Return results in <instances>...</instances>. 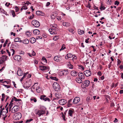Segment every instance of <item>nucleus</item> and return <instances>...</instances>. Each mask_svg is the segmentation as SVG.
I'll return each mask as SVG.
<instances>
[{
    "label": "nucleus",
    "mask_w": 123,
    "mask_h": 123,
    "mask_svg": "<svg viewBox=\"0 0 123 123\" xmlns=\"http://www.w3.org/2000/svg\"><path fill=\"white\" fill-rule=\"evenodd\" d=\"M75 80L77 82L79 83H81L82 82V81L81 79L79 78H76Z\"/></svg>",
    "instance_id": "nucleus-25"
},
{
    "label": "nucleus",
    "mask_w": 123,
    "mask_h": 123,
    "mask_svg": "<svg viewBox=\"0 0 123 123\" xmlns=\"http://www.w3.org/2000/svg\"><path fill=\"white\" fill-rule=\"evenodd\" d=\"M45 111L44 110H40L38 111L37 112L36 114L39 117L41 115L45 114Z\"/></svg>",
    "instance_id": "nucleus-7"
},
{
    "label": "nucleus",
    "mask_w": 123,
    "mask_h": 123,
    "mask_svg": "<svg viewBox=\"0 0 123 123\" xmlns=\"http://www.w3.org/2000/svg\"><path fill=\"white\" fill-rule=\"evenodd\" d=\"M117 65L118 66L119 65L120 63H121V61L119 59H117Z\"/></svg>",
    "instance_id": "nucleus-38"
},
{
    "label": "nucleus",
    "mask_w": 123,
    "mask_h": 123,
    "mask_svg": "<svg viewBox=\"0 0 123 123\" xmlns=\"http://www.w3.org/2000/svg\"><path fill=\"white\" fill-rule=\"evenodd\" d=\"M73 56L71 54L68 53L65 56V58L66 59H68L69 58H70L73 57Z\"/></svg>",
    "instance_id": "nucleus-22"
},
{
    "label": "nucleus",
    "mask_w": 123,
    "mask_h": 123,
    "mask_svg": "<svg viewBox=\"0 0 123 123\" xmlns=\"http://www.w3.org/2000/svg\"><path fill=\"white\" fill-rule=\"evenodd\" d=\"M56 25L55 24L51 25L50 27L51 28L49 30V32L51 34L55 35L57 34V28Z\"/></svg>",
    "instance_id": "nucleus-2"
},
{
    "label": "nucleus",
    "mask_w": 123,
    "mask_h": 123,
    "mask_svg": "<svg viewBox=\"0 0 123 123\" xmlns=\"http://www.w3.org/2000/svg\"><path fill=\"white\" fill-rule=\"evenodd\" d=\"M57 15V14L56 13H53L51 14V18L52 19H54Z\"/></svg>",
    "instance_id": "nucleus-26"
},
{
    "label": "nucleus",
    "mask_w": 123,
    "mask_h": 123,
    "mask_svg": "<svg viewBox=\"0 0 123 123\" xmlns=\"http://www.w3.org/2000/svg\"><path fill=\"white\" fill-rule=\"evenodd\" d=\"M44 100L45 101H48L49 102H50V99L46 97H45V98H44Z\"/></svg>",
    "instance_id": "nucleus-37"
},
{
    "label": "nucleus",
    "mask_w": 123,
    "mask_h": 123,
    "mask_svg": "<svg viewBox=\"0 0 123 123\" xmlns=\"http://www.w3.org/2000/svg\"><path fill=\"white\" fill-rule=\"evenodd\" d=\"M14 41L15 42H23V40H21V38L19 37H16L14 39Z\"/></svg>",
    "instance_id": "nucleus-23"
},
{
    "label": "nucleus",
    "mask_w": 123,
    "mask_h": 123,
    "mask_svg": "<svg viewBox=\"0 0 123 123\" xmlns=\"http://www.w3.org/2000/svg\"><path fill=\"white\" fill-rule=\"evenodd\" d=\"M30 100L31 101H33L35 102H36L37 101V100L36 98H31L30 99Z\"/></svg>",
    "instance_id": "nucleus-36"
},
{
    "label": "nucleus",
    "mask_w": 123,
    "mask_h": 123,
    "mask_svg": "<svg viewBox=\"0 0 123 123\" xmlns=\"http://www.w3.org/2000/svg\"><path fill=\"white\" fill-rule=\"evenodd\" d=\"M7 56L6 55H3L0 58V64H1L4 62V61L7 59Z\"/></svg>",
    "instance_id": "nucleus-8"
},
{
    "label": "nucleus",
    "mask_w": 123,
    "mask_h": 123,
    "mask_svg": "<svg viewBox=\"0 0 123 123\" xmlns=\"http://www.w3.org/2000/svg\"><path fill=\"white\" fill-rule=\"evenodd\" d=\"M59 75L61 76L64 75L63 70L59 72Z\"/></svg>",
    "instance_id": "nucleus-40"
},
{
    "label": "nucleus",
    "mask_w": 123,
    "mask_h": 123,
    "mask_svg": "<svg viewBox=\"0 0 123 123\" xmlns=\"http://www.w3.org/2000/svg\"><path fill=\"white\" fill-rule=\"evenodd\" d=\"M6 51L8 53L9 55V56H11V54H10V52H9V51L7 49H6Z\"/></svg>",
    "instance_id": "nucleus-57"
},
{
    "label": "nucleus",
    "mask_w": 123,
    "mask_h": 123,
    "mask_svg": "<svg viewBox=\"0 0 123 123\" xmlns=\"http://www.w3.org/2000/svg\"><path fill=\"white\" fill-rule=\"evenodd\" d=\"M53 86L55 90L58 91L60 90V87L59 85L57 83L54 82L53 84Z\"/></svg>",
    "instance_id": "nucleus-5"
},
{
    "label": "nucleus",
    "mask_w": 123,
    "mask_h": 123,
    "mask_svg": "<svg viewBox=\"0 0 123 123\" xmlns=\"http://www.w3.org/2000/svg\"><path fill=\"white\" fill-rule=\"evenodd\" d=\"M74 112V111L73 110L70 109L68 111V115L71 117H72L73 116L72 115Z\"/></svg>",
    "instance_id": "nucleus-19"
},
{
    "label": "nucleus",
    "mask_w": 123,
    "mask_h": 123,
    "mask_svg": "<svg viewBox=\"0 0 123 123\" xmlns=\"http://www.w3.org/2000/svg\"><path fill=\"white\" fill-rule=\"evenodd\" d=\"M68 66L69 68L70 69H72L73 67V65L71 64L70 62H69L68 63Z\"/></svg>",
    "instance_id": "nucleus-32"
},
{
    "label": "nucleus",
    "mask_w": 123,
    "mask_h": 123,
    "mask_svg": "<svg viewBox=\"0 0 123 123\" xmlns=\"http://www.w3.org/2000/svg\"><path fill=\"white\" fill-rule=\"evenodd\" d=\"M119 68L121 69H123V66L122 65H120V66H119Z\"/></svg>",
    "instance_id": "nucleus-64"
},
{
    "label": "nucleus",
    "mask_w": 123,
    "mask_h": 123,
    "mask_svg": "<svg viewBox=\"0 0 123 123\" xmlns=\"http://www.w3.org/2000/svg\"><path fill=\"white\" fill-rule=\"evenodd\" d=\"M119 4V2L117 1H115V4L117 5H118Z\"/></svg>",
    "instance_id": "nucleus-61"
},
{
    "label": "nucleus",
    "mask_w": 123,
    "mask_h": 123,
    "mask_svg": "<svg viewBox=\"0 0 123 123\" xmlns=\"http://www.w3.org/2000/svg\"><path fill=\"white\" fill-rule=\"evenodd\" d=\"M22 7V9H23L24 10L27 9V8L26 5Z\"/></svg>",
    "instance_id": "nucleus-52"
},
{
    "label": "nucleus",
    "mask_w": 123,
    "mask_h": 123,
    "mask_svg": "<svg viewBox=\"0 0 123 123\" xmlns=\"http://www.w3.org/2000/svg\"><path fill=\"white\" fill-rule=\"evenodd\" d=\"M32 55L33 56H34L36 55V53L34 51H32Z\"/></svg>",
    "instance_id": "nucleus-53"
},
{
    "label": "nucleus",
    "mask_w": 123,
    "mask_h": 123,
    "mask_svg": "<svg viewBox=\"0 0 123 123\" xmlns=\"http://www.w3.org/2000/svg\"><path fill=\"white\" fill-rule=\"evenodd\" d=\"M55 95V97H56V98H55L54 99L55 100H56V99L58 100V99H59V95H58V94L57 93H56Z\"/></svg>",
    "instance_id": "nucleus-44"
},
{
    "label": "nucleus",
    "mask_w": 123,
    "mask_h": 123,
    "mask_svg": "<svg viewBox=\"0 0 123 123\" xmlns=\"http://www.w3.org/2000/svg\"><path fill=\"white\" fill-rule=\"evenodd\" d=\"M21 57L20 55H16L14 57V59L18 61H20L21 60Z\"/></svg>",
    "instance_id": "nucleus-15"
},
{
    "label": "nucleus",
    "mask_w": 123,
    "mask_h": 123,
    "mask_svg": "<svg viewBox=\"0 0 123 123\" xmlns=\"http://www.w3.org/2000/svg\"><path fill=\"white\" fill-rule=\"evenodd\" d=\"M11 53H12V55H13L14 54L15 51L13 49H12L11 50Z\"/></svg>",
    "instance_id": "nucleus-41"
},
{
    "label": "nucleus",
    "mask_w": 123,
    "mask_h": 123,
    "mask_svg": "<svg viewBox=\"0 0 123 123\" xmlns=\"http://www.w3.org/2000/svg\"><path fill=\"white\" fill-rule=\"evenodd\" d=\"M98 75L101 76L102 75V73L100 71H99L98 72Z\"/></svg>",
    "instance_id": "nucleus-60"
},
{
    "label": "nucleus",
    "mask_w": 123,
    "mask_h": 123,
    "mask_svg": "<svg viewBox=\"0 0 123 123\" xmlns=\"http://www.w3.org/2000/svg\"><path fill=\"white\" fill-rule=\"evenodd\" d=\"M78 74L80 78L82 79H84L85 78V76L82 73L79 72Z\"/></svg>",
    "instance_id": "nucleus-20"
},
{
    "label": "nucleus",
    "mask_w": 123,
    "mask_h": 123,
    "mask_svg": "<svg viewBox=\"0 0 123 123\" xmlns=\"http://www.w3.org/2000/svg\"><path fill=\"white\" fill-rule=\"evenodd\" d=\"M62 57L58 56H55L54 58V60L55 61L59 62L61 61L62 60Z\"/></svg>",
    "instance_id": "nucleus-12"
},
{
    "label": "nucleus",
    "mask_w": 123,
    "mask_h": 123,
    "mask_svg": "<svg viewBox=\"0 0 123 123\" xmlns=\"http://www.w3.org/2000/svg\"><path fill=\"white\" fill-rule=\"evenodd\" d=\"M14 99L15 101H19L21 100L19 99H17L15 97H14Z\"/></svg>",
    "instance_id": "nucleus-48"
},
{
    "label": "nucleus",
    "mask_w": 123,
    "mask_h": 123,
    "mask_svg": "<svg viewBox=\"0 0 123 123\" xmlns=\"http://www.w3.org/2000/svg\"><path fill=\"white\" fill-rule=\"evenodd\" d=\"M8 107L2 111H1V117L3 119L4 121H6L7 119L9 117V116H8L7 113L8 112Z\"/></svg>",
    "instance_id": "nucleus-1"
},
{
    "label": "nucleus",
    "mask_w": 123,
    "mask_h": 123,
    "mask_svg": "<svg viewBox=\"0 0 123 123\" xmlns=\"http://www.w3.org/2000/svg\"><path fill=\"white\" fill-rule=\"evenodd\" d=\"M17 74L18 76H21L23 75V72L21 71L20 69L19 68L17 72Z\"/></svg>",
    "instance_id": "nucleus-17"
},
{
    "label": "nucleus",
    "mask_w": 123,
    "mask_h": 123,
    "mask_svg": "<svg viewBox=\"0 0 123 123\" xmlns=\"http://www.w3.org/2000/svg\"><path fill=\"white\" fill-rule=\"evenodd\" d=\"M22 117V115L20 113H17L15 114L13 117L14 119L16 120H18L20 119Z\"/></svg>",
    "instance_id": "nucleus-4"
},
{
    "label": "nucleus",
    "mask_w": 123,
    "mask_h": 123,
    "mask_svg": "<svg viewBox=\"0 0 123 123\" xmlns=\"http://www.w3.org/2000/svg\"><path fill=\"white\" fill-rule=\"evenodd\" d=\"M11 35H13V36H15V34L14 33H13V32H11Z\"/></svg>",
    "instance_id": "nucleus-63"
},
{
    "label": "nucleus",
    "mask_w": 123,
    "mask_h": 123,
    "mask_svg": "<svg viewBox=\"0 0 123 123\" xmlns=\"http://www.w3.org/2000/svg\"><path fill=\"white\" fill-rule=\"evenodd\" d=\"M10 4V3H8L7 2H6L5 4V5L7 7H8Z\"/></svg>",
    "instance_id": "nucleus-58"
},
{
    "label": "nucleus",
    "mask_w": 123,
    "mask_h": 123,
    "mask_svg": "<svg viewBox=\"0 0 123 123\" xmlns=\"http://www.w3.org/2000/svg\"><path fill=\"white\" fill-rule=\"evenodd\" d=\"M63 25L64 26H68L70 25V24L68 22H65L63 23Z\"/></svg>",
    "instance_id": "nucleus-29"
},
{
    "label": "nucleus",
    "mask_w": 123,
    "mask_h": 123,
    "mask_svg": "<svg viewBox=\"0 0 123 123\" xmlns=\"http://www.w3.org/2000/svg\"><path fill=\"white\" fill-rule=\"evenodd\" d=\"M36 14L37 15H41L42 16H44V13L40 11H37L36 12Z\"/></svg>",
    "instance_id": "nucleus-21"
},
{
    "label": "nucleus",
    "mask_w": 123,
    "mask_h": 123,
    "mask_svg": "<svg viewBox=\"0 0 123 123\" xmlns=\"http://www.w3.org/2000/svg\"><path fill=\"white\" fill-rule=\"evenodd\" d=\"M25 44H27L29 42V41L28 39H26L24 40L23 41V42H21Z\"/></svg>",
    "instance_id": "nucleus-27"
},
{
    "label": "nucleus",
    "mask_w": 123,
    "mask_h": 123,
    "mask_svg": "<svg viewBox=\"0 0 123 123\" xmlns=\"http://www.w3.org/2000/svg\"><path fill=\"white\" fill-rule=\"evenodd\" d=\"M34 15L32 14V15L29 18L30 19H32L34 17Z\"/></svg>",
    "instance_id": "nucleus-59"
},
{
    "label": "nucleus",
    "mask_w": 123,
    "mask_h": 123,
    "mask_svg": "<svg viewBox=\"0 0 123 123\" xmlns=\"http://www.w3.org/2000/svg\"><path fill=\"white\" fill-rule=\"evenodd\" d=\"M63 73L64 74V75H66L68 74L69 72L68 71V70L67 69H65L63 70Z\"/></svg>",
    "instance_id": "nucleus-30"
},
{
    "label": "nucleus",
    "mask_w": 123,
    "mask_h": 123,
    "mask_svg": "<svg viewBox=\"0 0 123 123\" xmlns=\"http://www.w3.org/2000/svg\"><path fill=\"white\" fill-rule=\"evenodd\" d=\"M8 42V40H6V41H5V43H4L3 46L4 47H5L6 46V44Z\"/></svg>",
    "instance_id": "nucleus-45"
},
{
    "label": "nucleus",
    "mask_w": 123,
    "mask_h": 123,
    "mask_svg": "<svg viewBox=\"0 0 123 123\" xmlns=\"http://www.w3.org/2000/svg\"><path fill=\"white\" fill-rule=\"evenodd\" d=\"M56 19L59 21H60L61 19V16H58L56 17Z\"/></svg>",
    "instance_id": "nucleus-43"
},
{
    "label": "nucleus",
    "mask_w": 123,
    "mask_h": 123,
    "mask_svg": "<svg viewBox=\"0 0 123 123\" xmlns=\"http://www.w3.org/2000/svg\"><path fill=\"white\" fill-rule=\"evenodd\" d=\"M68 31H69L72 33H73V32L74 31V30L73 29L71 28H69L68 29Z\"/></svg>",
    "instance_id": "nucleus-50"
},
{
    "label": "nucleus",
    "mask_w": 123,
    "mask_h": 123,
    "mask_svg": "<svg viewBox=\"0 0 123 123\" xmlns=\"http://www.w3.org/2000/svg\"><path fill=\"white\" fill-rule=\"evenodd\" d=\"M78 66L79 69H81L82 70H84V68L83 66L81 65H79Z\"/></svg>",
    "instance_id": "nucleus-35"
},
{
    "label": "nucleus",
    "mask_w": 123,
    "mask_h": 123,
    "mask_svg": "<svg viewBox=\"0 0 123 123\" xmlns=\"http://www.w3.org/2000/svg\"><path fill=\"white\" fill-rule=\"evenodd\" d=\"M84 73L85 76L87 77H88L90 76L92 74V73L91 71L89 70H87L84 71Z\"/></svg>",
    "instance_id": "nucleus-13"
},
{
    "label": "nucleus",
    "mask_w": 123,
    "mask_h": 123,
    "mask_svg": "<svg viewBox=\"0 0 123 123\" xmlns=\"http://www.w3.org/2000/svg\"><path fill=\"white\" fill-rule=\"evenodd\" d=\"M65 48V46L64 45H63L62 46V47L60 49V51H61L62 50H63Z\"/></svg>",
    "instance_id": "nucleus-47"
},
{
    "label": "nucleus",
    "mask_w": 123,
    "mask_h": 123,
    "mask_svg": "<svg viewBox=\"0 0 123 123\" xmlns=\"http://www.w3.org/2000/svg\"><path fill=\"white\" fill-rule=\"evenodd\" d=\"M3 85L7 88H9L10 87V86L9 85Z\"/></svg>",
    "instance_id": "nucleus-54"
},
{
    "label": "nucleus",
    "mask_w": 123,
    "mask_h": 123,
    "mask_svg": "<svg viewBox=\"0 0 123 123\" xmlns=\"http://www.w3.org/2000/svg\"><path fill=\"white\" fill-rule=\"evenodd\" d=\"M46 97V96L44 95H42L40 96V99L41 100H44V98Z\"/></svg>",
    "instance_id": "nucleus-34"
},
{
    "label": "nucleus",
    "mask_w": 123,
    "mask_h": 123,
    "mask_svg": "<svg viewBox=\"0 0 123 123\" xmlns=\"http://www.w3.org/2000/svg\"><path fill=\"white\" fill-rule=\"evenodd\" d=\"M51 78L52 79L57 81L58 79L55 77H51Z\"/></svg>",
    "instance_id": "nucleus-51"
},
{
    "label": "nucleus",
    "mask_w": 123,
    "mask_h": 123,
    "mask_svg": "<svg viewBox=\"0 0 123 123\" xmlns=\"http://www.w3.org/2000/svg\"><path fill=\"white\" fill-rule=\"evenodd\" d=\"M40 33L39 31L37 29L34 30L33 31V34L35 35H38Z\"/></svg>",
    "instance_id": "nucleus-24"
},
{
    "label": "nucleus",
    "mask_w": 123,
    "mask_h": 123,
    "mask_svg": "<svg viewBox=\"0 0 123 123\" xmlns=\"http://www.w3.org/2000/svg\"><path fill=\"white\" fill-rule=\"evenodd\" d=\"M58 102L61 105H63L66 104L67 101L64 99H62L59 100Z\"/></svg>",
    "instance_id": "nucleus-10"
},
{
    "label": "nucleus",
    "mask_w": 123,
    "mask_h": 123,
    "mask_svg": "<svg viewBox=\"0 0 123 123\" xmlns=\"http://www.w3.org/2000/svg\"><path fill=\"white\" fill-rule=\"evenodd\" d=\"M40 69L42 71H44L49 68V67L44 66H40L39 67Z\"/></svg>",
    "instance_id": "nucleus-16"
},
{
    "label": "nucleus",
    "mask_w": 123,
    "mask_h": 123,
    "mask_svg": "<svg viewBox=\"0 0 123 123\" xmlns=\"http://www.w3.org/2000/svg\"><path fill=\"white\" fill-rule=\"evenodd\" d=\"M19 107L17 106H14L11 110V112L13 113L17 112L19 110Z\"/></svg>",
    "instance_id": "nucleus-9"
},
{
    "label": "nucleus",
    "mask_w": 123,
    "mask_h": 123,
    "mask_svg": "<svg viewBox=\"0 0 123 123\" xmlns=\"http://www.w3.org/2000/svg\"><path fill=\"white\" fill-rule=\"evenodd\" d=\"M77 58L75 56H74L73 58L72 59V60L73 61H74V60H75Z\"/></svg>",
    "instance_id": "nucleus-62"
},
{
    "label": "nucleus",
    "mask_w": 123,
    "mask_h": 123,
    "mask_svg": "<svg viewBox=\"0 0 123 123\" xmlns=\"http://www.w3.org/2000/svg\"><path fill=\"white\" fill-rule=\"evenodd\" d=\"M72 105V103H69V102H68V107H70Z\"/></svg>",
    "instance_id": "nucleus-56"
},
{
    "label": "nucleus",
    "mask_w": 123,
    "mask_h": 123,
    "mask_svg": "<svg viewBox=\"0 0 123 123\" xmlns=\"http://www.w3.org/2000/svg\"><path fill=\"white\" fill-rule=\"evenodd\" d=\"M59 36H55L53 37V39L55 41H56L59 38Z\"/></svg>",
    "instance_id": "nucleus-33"
},
{
    "label": "nucleus",
    "mask_w": 123,
    "mask_h": 123,
    "mask_svg": "<svg viewBox=\"0 0 123 123\" xmlns=\"http://www.w3.org/2000/svg\"><path fill=\"white\" fill-rule=\"evenodd\" d=\"M31 23L33 25L36 27H39L40 25V24L39 22L36 20H33L32 22Z\"/></svg>",
    "instance_id": "nucleus-6"
},
{
    "label": "nucleus",
    "mask_w": 123,
    "mask_h": 123,
    "mask_svg": "<svg viewBox=\"0 0 123 123\" xmlns=\"http://www.w3.org/2000/svg\"><path fill=\"white\" fill-rule=\"evenodd\" d=\"M36 88L37 92L38 93H40L42 91V89L39 85L37 83H35L33 86L32 87V89Z\"/></svg>",
    "instance_id": "nucleus-3"
},
{
    "label": "nucleus",
    "mask_w": 123,
    "mask_h": 123,
    "mask_svg": "<svg viewBox=\"0 0 123 123\" xmlns=\"http://www.w3.org/2000/svg\"><path fill=\"white\" fill-rule=\"evenodd\" d=\"M78 73L75 70H73L71 72V74L73 76H75L77 75Z\"/></svg>",
    "instance_id": "nucleus-18"
},
{
    "label": "nucleus",
    "mask_w": 123,
    "mask_h": 123,
    "mask_svg": "<svg viewBox=\"0 0 123 123\" xmlns=\"http://www.w3.org/2000/svg\"><path fill=\"white\" fill-rule=\"evenodd\" d=\"M42 60H43L44 62H45L46 63H47V60L45 57H43L42 59Z\"/></svg>",
    "instance_id": "nucleus-49"
},
{
    "label": "nucleus",
    "mask_w": 123,
    "mask_h": 123,
    "mask_svg": "<svg viewBox=\"0 0 123 123\" xmlns=\"http://www.w3.org/2000/svg\"><path fill=\"white\" fill-rule=\"evenodd\" d=\"M12 15L13 17H14L15 16V13L14 11H12Z\"/></svg>",
    "instance_id": "nucleus-55"
},
{
    "label": "nucleus",
    "mask_w": 123,
    "mask_h": 123,
    "mask_svg": "<svg viewBox=\"0 0 123 123\" xmlns=\"http://www.w3.org/2000/svg\"><path fill=\"white\" fill-rule=\"evenodd\" d=\"M105 8L102 5H101L100 9L101 10H104Z\"/></svg>",
    "instance_id": "nucleus-39"
},
{
    "label": "nucleus",
    "mask_w": 123,
    "mask_h": 123,
    "mask_svg": "<svg viewBox=\"0 0 123 123\" xmlns=\"http://www.w3.org/2000/svg\"><path fill=\"white\" fill-rule=\"evenodd\" d=\"M80 98L79 97H76L74 99L73 103L74 104H77L80 101Z\"/></svg>",
    "instance_id": "nucleus-14"
},
{
    "label": "nucleus",
    "mask_w": 123,
    "mask_h": 123,
    "mask_svg": "<svg viewBox=\"0 0 123 123\" xmlns=\"http://www.w3.org/2000/svg\"><path fill=\"white\" fill-rule=\"evenodd\" d=\"M78 32L79 34L82 35L84 33V31L81 30L80 29H79L78 30Z\"/></svg>",
    "instance_id": "nucleus-31"
},
{
    "label": "nucleus",
    "mask_w": 123,
    "mask_h": 123,
    "mask_svg": "<svg viewBox=\"0 0 123 123\" xmlns=\"http://www.w3.org/2000/svg\"><path fill=\"white\" fill-rule=\"evenodd\" d=\"M6 109V108H5L3 105H1L0 106V109L1 111H2L3 110Z\"/></svg>",
    "instance_id": "nucleus-42"
},
{
    "label": "nucleus",
    "mask_w": 123,
    "mask_h": 123,
    "mask_svg": "<svg viewBox=\"0 0 123 123\" xmlns=\"http://www.w3.org/2000/svg\"><path fill=\"white\" fill-rule=\"evenodd\" d=\"M30 42L32 43H35L36 41V39L34 37H32L30 39Z\"/></svg>",
    "instance_id": "nucleus-28"
},
{
    "label": "nucleus",
    "mask_w": 123,
    "mask_h": 123,
    "mask_svg": "<svg viewBox=\"0 0 123 123\" xmlns=\"http://www.w3.org/2000/svg\"><path fill=\"white\" fill-rule=\"evenodd\" d=\"M15 9L16 12H18L19 10V9L18 7L16 6H15Z\"/></svg>",
    "instance_id": "nucleus-46"
},
{
    "label": "nucleus",
    "mask_w": 123,
    "mask_h": 123,
    "mask_svg": "<svg viewBox=\"0 0 123 123\" xmlns=\"http://www.w3.org/2000/svg\"><path fill=\"white\" fill-rule=\"evenodd\" d=\"M90 83L89 81L88 80H87L84 81L82 85H83L85 87H87L89 85Z\"/></svg>",
    "instance_id": "nucleus-11"
}]
</instances>
